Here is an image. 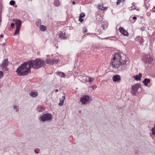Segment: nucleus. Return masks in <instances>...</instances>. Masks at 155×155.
Returning a JSON list of instances; mask_svg holds the SVG:
<instances>
[{
	"mask_svg": "<svg viewBox=\"0 0 155 155\" xmlns=\"http://www.w3.org/2000/svg\"><path fill=\"white\" fill-rule=\"evenodd\" d=\"M128 61L127 60L122 61V55L119 52H115L112 55L110 64L112 67L117 71H121L125 69L126 63Z\"/></svg>",
	"mask_w": 155,
	"mask_h": 155,
	"instance_id": "f257e3e1",
	"label": "nucleus"
},
{
	"mask_svg": "<svg viewBox=\"0 0 155 155\" xmlns=\"http://www.w3.org/2000/svg\"><path fill=\"white\" fill-rule=\"evenodd\" d=\"M30 63L25 62L19 66L16 70L17 74L19 76L26 75L31 72Z\"/></svg>",
	"mask_w": 155,
	"mask_h": 155,
	"instance_id": "f03ea898",
	"label": "nucleus"
},
{
	"mask_svg": "<svg viewBox=\"0 0 155 155\" xmlns=\"http://www.w3.org/2000/svg\"><path fill=\"white\" fill-rule=\"evenodd\" d=\"M28 62L30 64L31 68L32 67L35 69H38L45 64V62L44 60L39 58Z\"/></svg>",
	"mask_w": 155,
	"mask_h": 155,
	"instance_id": "7ed1b4c3",
	"label": "nucleus"
},
{
	"mask_svg": "<svg viewBox=\"0 0 155 155\" xmlns=\"http://www.w3.org/2000/svg\"><path fill=\"white\" fill-rule=\"evenodd\" d=\"M64 61L63 56L59 55L58 58L57 59L47 58L45 60V63L47 64L53 65L57 64L59 62H63Z\"/></svg>",
	"mask_w": 155,
	"mask_h": 155,
	"instance_id": "20e7f679",
	"label": "nucleus"
},
{
	"mask_svg": "<svg viewBox=\"0 0 155 155\" xmlns=\"http://www.w3.org/2000/svg\"><path fill=\"white\" fill-rule=\"evenodd\" d=\"M52 116L51 114H43L40 117L39 120L40 121L45 122L50 121L52 120Z\"/></svg>",
	"mask_w": 155,
	"mask_h": 155,
	"instance_id": "39448f33",
	"label": "nucleus"
},
{
	"mask_svg": "<svg viewBox=\"0 0 155 155\" xmlns=\"http://www.w3.org/2000/svg\"><path fill=\"white\" fill-rule=\"evenodd\" d=\"M90 97L88 95H84L80 98V100L82 104H87L89 102Z\"/></svg>",
	"mask_w": 155,
	"mask_h": 155,
	"instance_id": "423d86ee",
	"label": "nucleus"
},
{
	"mask_svg": "<svg viewBox=\"0 0 155 155\" xmlns=\"http://www.w3.org/2000/svg\"><path fill=\"white\" fill-rule=\"evenodd\" d=\"M143 61L144 62L147 63H148L151 64L152 63L153 61L152 57L150 55H146L143 58Z\"/></svg>",
	"mask_w": 155,
	"mask_h": 155,
	"instance_id": "0eeeda50",
	"label": "nucleus"
},
{
	"mask_svg": "<svg viewBox=\"0 0 155 155\" xmlns=\"http://www.w3.org/2000/svg\"><path fill=\"white\" fill-rule=\"evenodd\" d=\"M140 87V85L139 84H134L132 87V94H135L138 90V89Z\"/></svg>",
	"mask_w": 155,
	"mask_h": 155,
	"instance_id": "6e6552de",
	"label": "nucleus"
},
{
	"mask_svg": "<svg viewBox=\"0 0 155 155\" xmlns=\"http://www.w3.org/2000/svg\"><path fill=\"white\" fill-rule=\"evenodd\" d=\"M12 21L15 23L16 28H20L21 25V21L20 20L14 19L12 20Z\"/></svg>",
	"mask_w": 155,
	"mask_h": 155,
	"instance_id": "1a4fd4ad",
	"label": "nucleus"
},
{
	"mask_svg": "<svg viewBox=\"0 0 155 155\" xmlns=\"http://www.w3.org/2000/svg\"><path fill=\"white\" fill-rule=\"evenodd\" d=\"M8 61L7 59L5 60L2 62L1 67L3 70H6L8 64Z\"/></svg>",
	"mask_w": 155,
	"mask_h": 155,
	"instance_id": "9d476101",
	"label": "nucleus"
},
{
	"mask_svg": "<svg viewBox=\"0 0 155 155\" xmlns=\"http://www.w3.org/2000/svg\"><path fill=\"white\" fill-rule=\"evenodd\" d=\"M119 31L124 35L126 36H128L129 34L127 31L123 27H120L119 28Z\"/></svg>",
	"mask_w": 155,
	"mask_h": 155,
	"instance_id": "9b49d317",
	"label": "nucleus"
},
{
	"mask_svg": "<svg viewBox=\"0 0 155 155\" xmlns=\"http://www.w3.org/2000/svg\"><path fill=\"white\" fill-rule=\"evenodd\" d=\"M59 36L61 39H64L66 38H67V36L65 34V31H60Z\"/></svg>",
	"mask_w": 155,
	"mask_h": 155,
	"instance_id": "f8f14e48",
	"label": "nucleus"
},
{
	"mask_svg": "<svg viewBox=\"0 0 155 155\" xmlns=\"http://www.w3.org/2000/svg\"><path fill=\"white\" fill-rule=\"evenodd\" d=\"M112 79L114 82H118L120 80L121 78L120 75L117 74L113 76Z\"/></svg>",
	"mask_w": 155,
	"mask_h": 155,
	"instance_id": "ddd939ff",
	"label": "nucleus"
},
{
	"mask_svg": "<svg viewBox=\"0 0 155 155\" xmlns=\"http://www.w3.org/2000/svg\"><path fill=\"white\" fill-rule=\"evenodd\" d=\"M29 96L32 97H36L38 96V94L37 92L31 91L29 94Z\"/></svg>",
	"mask_w": 155,
	"mask_h": 155,
	"instance_id": "4468645a",
	"label": "nucleus"
},
{
	"mask_svg": "<svg viewBox=\"0 0 155 155\" xmlns=\"http://www.w3.org/2000/svg\"><path fill=\"white\" fill-rule=\"evenodd\" d=\"M128 9L130 11L134 10H136L137 11H139L140 10L139 8H137V7L135 5H134V3L132 4V5Z\"/></svg>",
	"mask_w": 155,
	"mask_h": 155,
	"instance_id": "2eb2a0df",
	"label": "nucleus"
},
{
	"mask_svg": "<svg viewBox=\"0 0 155 155\" xmlns=\"http://www.w3.org/2000/svg\"><path fill=\"white\" fill-rule=\"evenodd\" d=\"M142 77V74L140 73L139 74L135 76L134 75L133 77H134L136 81H140L141 80Z\"/></svg>",
	"mask_w": 155,
	"mask_h": 155,
	"instance_id": "dca6fc26",
	"label": "nucleus"
},
{
	"mask_svg": "<svg viewBox=\"0 0 155 155\" xmlns=\"http://www.w3.org/2000/svg\"><path fill=\"white\" fill-rule=\"evenodd\" d=\"M80 78L81 79H82L81 81L83 83L88 82V77L84 76H81L80 77Z\"/></svg>",
	"mask_w": 155,
	"mask_h": 155,
	"instance_id": "f3484780",
	"label": "nucleus"
},
{
	"mask_svg": "<svg viewBox=\"0 0 155 155\" xmlns=\"http://www.w3.org/2000/svg\"><path fill=\"white\" fill-rule=\"evenodd\" d=\"M65 99V97L64 96H63L60 99V102L58 104L60 106H62L63 105L64 102V101Z\"/></svg>",
	"mask_w": 155,
	"mask_h": 155,
	"instance_id": "a211bd4d",
	"label": "nucleus"
},
{
	"mask_svg": "<svg viewBox=\"0 0 155 155\" xmlns=\"http://www.w3.org/2000/svg\"><path fill=\"white\" fill-rule=\"evenodd\" d=\"M150 82V80L148 78H145L143 81V83L144 84V85L147 86L148 83Z\"/></svg>",
	"mask_w": 155,
	"mask_h": 155,
	"instance_id": "6ab92c4d",
	"label": "nucleus"
},
{
	"mask_svg": "<svg viewBox=\"0 0 155 155\" xmlns=\"http://www.w3.org/2000/svg\"><path fill=\"white\" fill-rule=\"evenodd\" d=\"M39 29L42 31H45L47 29L46 27L43 25H41L39 27Z\"/></svg>",
	"mask_w": 155,
	"mask_h": 155,
	"instance_id": "aec40b11",
	"label": "nucleus"
},
{
	"mask_svg": "<svg viewBox=\"0 0 155 155\" xmlns=\"http://www.w3.org/2000/svg\"><path fill=\"white\" fill-rule=\"evenodd\" d=\"M57 74L61 78L64 77L65 76V74L62 72H58L57 73Z\"/></svg>",
	"mask_w": 155,
	"mask_h": 155,
	"instance_id": "412c9836",
	"label": "nucleus"
},
{
	"mask_svg": "<svg viewBox=\"0 0 155 155\" xmlns=\"http://www.w3.org/2000/svg\"><path fill=\"white\" fill-rule=\"evenodd\" d=\"M98 8L99 9L102 10L106 11L107 9V7H104L103 5H99Z\"/></svg>",
	"mask_w": 155,
	"mask_h": 155,
	"instance_id": "4be33fe9",
	"label": "nucleus"
},
{
	"mask_svg": "<svg viewBox=\"0 0 155 155\" xmlns=\"http://www.w3.org/2000/svg\"><path fill=\"white\" fill-rule=\"evenodd\" d=\"M54 5L57 7L59 6L60 5V2L58 0H55L54 3Z\"/></svg>",
	"mask_w": 155,
	"mask_h": 155,
	"instance_id": "5701e85b",
	"label": "nucleus"
},
{
	"mask_svg": "<svg viewBox=\"0 0 155 155\" xmlns=\"http://www.w3.org/2000/svg\"><path fill=\"white\" fill-rule=\"evenodd\" d=\"M103 23L104 24H102L101 28L103 29H104L105 26H106V28H107L108 25V23L107 21H105Z\"/></svg>",
	"mask_w": 155,
	"mask_h": 155,
	"instance_id": "b1692460",
	"label": "nucleus"
},
{
	"mask_svg": "<svg viewBox=\"0 0 155 155\" xmlns=\"http://www.w3.org/2000/svg\"><path fill=\"white\" fill-rule=\"evenodd\" d=\"M20 29V28H16L15 31L14 33V35H17L19 34Z\"/></svg>",
	"mask_w": 155,
	"mask_h": 155,
	"instance_id": "393cba45",
	"label": "nucleus"
},
{
	"mask_svg": "<svg viewBox=\"0 0 155 155\" xmlns=\"http://www.w3.org/2000/svg\"><path fill=\"white\" fill-rule=\"evenodd\" d=\"M44 110V108L41 106H39L37 108V110L39 112H42Z\"/></svg>",
	"mask_w": 155,
	"mask_h": 155,
	"instance_id": "a878e982",
	"label": "nucleus"
},
{
	"mask_svg": "<svg viewBox=\"0 0 155 155\" xmlns=\"http://www.w3.org/2000/svg\"><path fill=\"white\" fill-rule=\"evenodd\" d=\"M97 19L99 21H102L103 19V17L101 15H97Z\"/></svg>",
	"mask_w": 155,
	"mask_h": 155,
	"instance_id": "bb28decb",
	"label": "nucleus"
},
{
	"mask_svg": "<svg viewBox=\"0 0 155 155\" xmlns=\"http://www.w3.org/2000/svg\"><path fill=\"white\" fill-rule=\"evenodd\" d=\"M94 80V78H93L89 77H88V82L91 83Z\"/></svg>",
	"mask_w": 155,
	"mask_h": 155,
	"instance_id": "cd10ccee",
	"label": "nucleus"
},
{
	"mask_svg": "<svg viewBox=\"0 0 155 155\" xmlns=\"http://www.w3.org/2000/svg\"><path fill=\"white\" fill-rule=\"evenodd\" d=\"M13 109L15 110V111L17 112H18L19 111L18 108V107L16 105H14L13 106Z\"/></svg>",
	"mask_w": 155,
	"mask_h": 155,
	"instance_id": "c85d7f7f",
	"label": "nucleus"
},
{
	"mask_svg": "<svg viewBox=\"0 0 155 155\" xmlns=\"http://www.w3.org/2000/svg\"><path fill=\"white\" fill-rule=\"evenodd\" d=\"M154 127H155V126H154ZM152 134L153 135L155 134V127H153L152 129L151 130Z\"/></svg>",
	"mask_w": 155,
	"mask_h": 155,
	"instance_id": "c756f323",
	"label": "nucleus"
},
{
	"mask_svg": "<svg viewBox=\"0 0 155 155\" xmlns=\"http://www.w3.org/2000/svg\"><path fill=\"white\" fill-rule=\"evenodd\" d=\"M87 31V29L85 27H84L83 28V32L84 33L86 32Z\"/></svg>",
	"mask_w": 155,
	"mask_h": 155,
	"instance_id": "7c9ffc66",
	"label": "nucleus"
},
{
	"mask_svg": "<svg viewBox=\"0 0 155 155\" xmlns=\"http://www.w3.org/2000/svg\"><path fill=\"white\" fill-rule=\"evenodd\" d=\"M15 4V2L13 0H11L10 2V4L11 5H13Z\"/></svg>",
	"mask_w": 155,
	"mask_h": 155,
	"instance_id": "2f4dec72",
	"label": "nucleus"
},
{
	"mask_svg": "<svg viewBox=\"0 0 155 155\" xmlns=\"http://www.w3.org/2000/svg\"><path fill=\"white\" fill-rule=\"evenodd\" d=\"M3 77V73L2 71H0V78H1Z\"/></svg>",
	"mask_w": 155,
	"mask_h": 155,
	"instance_id": "473e14b6",
	"label": "nucleus"
},
{
	"mask_svg": "<svg viewBox=\"0 0 155 155\" xmlns=\"http://www.w3.org/2000/svg\"><path fill=\"white\" fill-rule=\"evenodd\" d=\"M85 15L84 13H82L80 15V17L81 18H84V16Z\"/></svg>",
	"mask_w": 155,
	"mask_h": 155,
	"instance_id": "72a5a7b5",
	"label": "nucleus"
},
{
	"mask_svg": "<svg viewBox=\"0 0 155 155\" xmlns=\"http://www.w3.org/2000/svg\"><path fill=\"white\" fill-rule=\"evenodd\" d=\"M121 0H117V5H119L121 2Z\"/></svg>",
	"mask_w": 155,
	"mask_h": 155,
	"instance_id": "f704fd0d",
	"label": "nucleus"
},
{
	"mask_svg": "<svg viewBox=\"0 0 155 155\" xmlns=\"http://www.w3.org/2000/svg\"><path fill=\"white\" fill-rule=\"evenodd\" d=\"M79 20L81 22H82L83 21V19L82 18L80 17L79 18Z\"/></svg>",
	"mask_w": 155,
	"mask_h": 155,
	"instance_id": "c9c22d12",
	"label": "nucleus"
},
{
	"mask_svg": "<svg viewBox=\"0 0 155 155\" xmlns=\"http://www.w3.org/2000/svg\"><path fill=\"white\" fill-rule=\"evenodd\" d=\"M152 11L153 12H155V6L153 7V9L152 10Z\"/></svg>",
	"mask_w": 155,
	"mask_h": 155,
	"instance_id": "e433bc0d",
	"label": "nucleus"
},
{
	"mask_svg": "<svg viewBox=\"0 0 155 155\" xmlns=\"http://www.w3.org/2000/svg\"><path fill=\"white\" fill-rule=\"evenodd\" d=\"M15 24L14 23H12L11 24V27H12L13 28L14 27Z\"/></svg>",
	"mask_w": 155,
	"mask_h": 155,
	"instance_id": "4c0bfd02",
	"label": "nucleus"
},
{
	"mask_svg": "<svg viewBox=\"0 0 155 155\" xmlns=\"http://www.w3.org/2000/svg\"><path fill=\"white\" fill-rule=\"evenodd\" d=\"M133 19L134 20H135L136 19H137V17H136L134 16V17H133Z\"/></svg>",
	"mask_w": 155,
	"mask_h": 155,
	"instance_id": "58836bf2",
	"label": "nucleus"
},
{
	"mask_svg": "<svg viewBox=\"0 0 155 155\" xmlns=\"http://www.w3.org/2000/svg\"><path fill=\"white\" fill-rule=\"evenodd\" d=\"M3 37V35L1 34L0 35V38H2Z\"/></svg>",
	"mask_w": 155,
	"mask_h": 155,
	"instance_id": "ea45409f",
	"label": "nucleus"
},
{
	"mask_svg": "<svg viewBox=\"0 0 155 155\" xmlns=\"http://www.w3.org/2000/svg\"><path fill=\"white\" fill-rule=\"evenodd\" d=\"M58 89H56V90H55L54 91V92H56H56H58Z\"/></svg>",
	"mask_w": 155,
	"mask_h": 155,
	"instance_id": "a19ab883",
	"label": "nucleus"
},
{
	"mask_svg": "<svg viewBox=\"0 0 155 155\" xmlns=\"http://www.w3.org/2000/svg\"><path fill=\"white\" fill-rule=\"evenodd\" d=\"M72 3H73V5H75V2L74 1H73V2H72Z\"/></svg>",
	"mask_w": 155,
	"mask_h": 155,
	"instance_id": "79ce46f5",
	"label": "nucleus"
},
{
	"mask_svg": "<svg viewBox=\"0 0 155 155\" xmlns=\"http://www.w3.org/2000/svg\"><path fill=\"white\" fill-rule=\"evenodd\" d=\"M2 45L3 46H5V43H3V44H2Z\"/></svg>",
	"mask_w": 155,
	"mask_h": 155,
	"instance_id": "37998d69",
	"label": "nucleus"
},
{
	"mask_svg": "<svg viewBox=\"0 0 155 155\" xmlns=\"http://www.w3.org/2000/svg\"><path fill=\"white\" fill-rule=\"evenodd\" d=\"M125 1V0H121V2H123Z\"/></svg>",
	"mask_w": 155,
	"mask_h": 155,
	"instance_id": "c03bdc74",
	"label": "nucleus"
},
{
	"mask_svg": "<svg viewBox=\"0 0 155 155\" xmlns=\"http://www.w3.org/2000/svg\"><path fill=\"white\" fill-rule=\"evenodd\" d=\"M47 57H49L50 55H47L46 56Z\"/></svg>",
	"mask_w": 155,
	"mask_h": 155,
	"instance_id": "a18cd8bd",
	"label": "nucleus"
},
{
	"mask_svg": "<svg viewBox=\"0 0 155 155\" xmlns=\"http://www.w3.org/2000/svg\"><path fill=\"white\" fill-rule=\"evenodd\" d=\"M139 38H140V39H141V40H142V38L141 37H139Z\"/></svg>",
	"mask_w": 155,
	"mask_h": 155,
	"instance_id": "49530a36",
	"label": "nucleus"
},
{
	"mask_svg": "<svg viewBox=\"0 0 155 155\" xmlns=\"http://www.w3.org/2000/svg\"><path fill=\"white\" fill-rule=\"evenodd\" d=\"M35 152L36 153H38V152H37L36 150H35Z\"/></svg>",
	"mask_w": 155,
	"mask_h": 155,
	"instance_id": "de8ad7c7",
	"label": "nucleus"
},
{
	"mask_svg": "<svg viewBox=\"0 0 155 155\" xmlns=\"http://www.w3.org/2000/svg\"><path fill=\"white\" fill-rule=\"evenodd\" d=\"M143 42V41H141L140 42V43H142Z\"/></svg>",
	"mask_w": 155,
	"mask_h": 155,
	"instance_id": "09e8293b",
	"label": "nucleus"
},
{
	"mask_svg": "<svg viewBox=\"0 0 155 155\" xmlns=\"http://www.w3.org/2000/svg\"><path fill=\"white\" fill-rule=\"evenodd\" d=\"M105 38L106 39H107V38Z\"/></svg>",
	"mask_w": 155,
	"mask_h": 155,
	"instance_id": "8fccbe9b",
	"label": "nucleus"
}]
</instances>
